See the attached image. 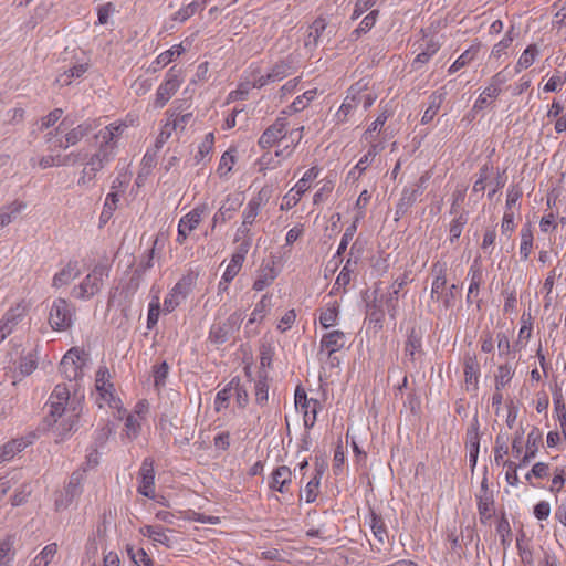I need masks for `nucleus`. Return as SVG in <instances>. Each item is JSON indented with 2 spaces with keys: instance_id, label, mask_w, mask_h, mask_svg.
<instances>
[{
  "instance_id": "1",
  "label": "nucleus",
  "mask_w": 566,
  "mask_h": 566,
  "mask_svg": "<svg viewBox=\"0 0 566 566\" xmlns=\"http://www.w3.org/2000/svg\"><path fill=\"white\" fill-rule=\"evenodd\" d=\"M124 128V125L112 123L94 135L95 149L94 151L85 149L83 169L77 179L80 187L90 188L94 186L97 174L114 160Z\"/></svg>"
},
{
  "instance_id": "2",
  "label": "nucleus",
  "mask_w": 566,
  "mask_h": 566,
  "mask_svg": "<svg viewBox=\"0 0 566 566\" xmlns=\"http://www.w3.org/2000/svg\"><path fill=\"white\" fill-rule=\"evenodd\" d=\"M84 396L81 391H52L48 405L53 418L55 442L63 441L75 428L82 411Z\"/></svg>"
},
{
  "instance_id": "3",
  "label": "nucleus",
  "mask_w": 566,
  "mask_h": 566,
  "mask_svg": "<svg viewBox=\"0 0 566 566\" xmlns=\"http://www.w3.org/2000/svg\"><path fill=\"white\" fill-rule=\"evenodd\" d=\"M90 363L88 353L82 348L72 347L62 357L59 369L64 379L73 381L76 387H81Z\"/></svg>"
},
{
  "instance_id": "4",
  "label": "nucleus",
  "mask_w": 566,
  "mask_h": 566,
  "mask_svg": "<svg viewBox=\"0 0 566 566\" xmlns=\"http://www.w3.org/2000/svg\"><path fill=\"white\" fill-rule=\"evenodd\" d=\"M108 268L104 264L94 266L84 280L74 286L72 294L78 300H87L96 295L104 284V280L108 277Z\"/></svg>"
},
{
  "instance_id": "5",
  "label": "nucleus",
  "mask_w": 566,
  "mask_h": 566,
  "mask_svg": "<svg viewBox=\"0 0 566 566\" xmlns=\"http://www.w3.org/2000/svg\"><path fill=\"white\" fill-rule=\"evenodd\" d=\"M75 316V306L67 300L59 297L53 301L49 312V324L53 331H67Z\"/></svg>"
},
{
  "instance_id": "6",
  "label": "nucleus",
  "mask_w": 566,
  "mask_h": 566,
  "mask_svg": "<svg viewBox=\"0 0 566 566\" xmlns=\"http://www.w3.org/2000/svg\"><path fill=\"white\" fill-rule=\"evenodd\" d=\"M243 321V314L239 311L233 312L222 322H214L208 335V340L217 346L227 343L234 332L239 331Z\"/></svg>"
},
{
  "instance_id": "7",
  "label": "nucleus",
  "mask_w": 566,
  "mask_h": 566,
  "mask_svg": "<svg viewBox=\"0 0 566 566\" xmlns=\"http://www.w3.org/2000/svg\"><path fill=\"white\" fill-rule=\"evenodd\" d=\"M431 175L429 171H426L413 185L405 187L401 197L396 207V216L398 218L405 216L409 209L413 206L417 199L423 193L427 188V184Z\"/></svg>"
},
{
  "instance_id": "8",
  "label": "nucleus",
  "mask_w": 566,
  "mask_h": 566,
  "mask_svg": "<svg viewBox=\"0 0 566 566\" xmlns=\"http://www.w3.org/2000/svg\"><path fill=\"white\" fill-rule=\"evenodd\" d=\"M101 123L97 118H87L80 123L77 126L70 129L65 135L64 139H56V147L60 149H67L81 143L87 137L93 130L99 127Z\"/></svg>"
},
{
  "instance_id": "9",
  "label": "nucleus",
  "mask_w": 566,
  "mask_h": 566,
  "mask_svg": "<svg viewBox=\"0 0 566 566\" xmlns=\"http://www.w3.org/2000/svg\"><path fill=\"white\" fill-rule=\"evenodd\" d=\"M181 83L180 70H176L175 66L169 69L166 74L165 82L157 88L154 101L155 108H163L178 91Z\"/></svg>"
},
{
  "instance_id": "10",
  "label": "nucleus",
  "mask_w": 566,
  "mask_h": 566,
  "mask_svg": "<svg viewBox=\"0 0 566 566\" xmlns=\"http://www.w3.org/2000/svg\"><path fill=\"white\" fill-rule=\"evenodd\" d=\"M319 169L312 167L305 171L303 177L296 182V185L283 197V203L281 210H289L295 207L301 200L302 196L308 190V184L318 177Z\"/></svg>"
},
{
  "instance_id": "11",
  "label": "nucleus",
  "mask_w": 566,
  "mask_h": 566,
  "mask_svg": "<svg viewBox=\"0 0 566 566\" xmlns=\"http://www.w3.org/2000/svg\"><path fill=\"white\" fill-rule=\"evenodd\" d=\"M192 290V279L191 276H182L175 286L170 290L167 296L164 300V311L166 313H171L179 306L190 294Z\"/></svg>"
},
{
  "instance_id": "12",
  "label": "nucleus",
  "mask_w": 566,
  "mask_h": 566,
  "mask_svg": "<svg viewBox=\"0 0 566 566\" xmlns=\"http://www.w3.org/2000/svg\"><path fill=\"white\" fill-rule=\"evenodd\" d=\"M294 392L295 407L303 411L304 426L310 429L316 422V416L322 409V403L317 398H308L306 391Z\"/></svg>"
},
{
  "instance_id": "13",
  "label": "nucleus",
  "mask_w": 566,
  "mask_h": 566,
  "mask_svg": "<svg viewBox=\"0 0 566 566\" xmlns=\"http://www.w3.org/2000/svg\"><path fill=\"white\" fill-rule=\"evenodd\" d=\"M287 119L285 117H277L275 122L270 125L258 140V145L262 149L272 147L275 143L286 136Z\"/></svg>"
},
{
  "instance_id": "14",
  "label": "nucleus",
  "mask_w": 566,
  "mask_h": 566,
  "mask_svg": "<svg viewBox=\"0 0 566 566\" xmlns=\"http://www.w3.org/2000/svg\"><path fill=\"white\" fill-rule=\"evenodd\" d=\"M140 533L151 539L154 543L165 545L167 548L174 549L178 545L176 532L172 530L165 531L161 526L145 525L140 528Z\"/></svg>"
},
{
  "instance_id": "15",
  "label": "nucleus",
  "mask_w": 566,
  "mask_h": 566,
  "mask_svg": "<svg viewBox=\"0 0 566 566\" xmlns=\"http://www.w3.org/2000/svg\"><path fill=\"white\" fill-rule=\"evenodd\" d=\"M366 88L367 83L364 81H358L348 88L347 95L336 114L338 122H345L348 114L358 106V96Z\"/></svg>"
},
{
  "instance_id": "16",
  "label": "nucleus",
  "mask_w": 566,
  "mask_h": 566,
  "mask_svg": "<svg viewBox=\"0 0 566 566\" xmlns=\"http://www.w3.org/2000/svg\"><path fill=\"white\" fill-rule=\"evenodd\" d=\"M138 492L149 499H153L155 495L154 461L150 458L144 459L139 469Z\"/></svg>"
},
{
  "instance_id": "17",
  "label": "nucleus",
  "mask_w": 566,
  "mask_h": 566,
  "mask_svg": "<svg viewBox=\"0 0 566 566\" xmlns=\"http://www.w3.org/2000/svg\"><path fill=\"white\" fill-rule=\"evenodd\" d=\"M263 191L261 190L256 196L252 197L247 203L242 212V224L238 229V233L247 235L249 233L248 226H252L255 222L256 217L260 213L261 207L264 203Z\"/></svg>"
},
{
  "instance_id": "18",
  "label": "nucleus",
  "mask_w": 566,
  "mask_h": 566,
  "mask_svg": "<svg viewBox=\"0 0 566 566\" xmlns=\"http://www.w3.org/2000/svg\"><path fill=\"white\" fill-rule=\"evenodd\" d=\"M292 73V66L286 61L275 63L266 75H260L254 78V87H263L270 83L282 81Z\"/></svg>"
},
{
  "instance_id": "19",
  "label": "nucleus",
  "mask_w": 566,
  "mask_h": 566,
  "mask_svg": "<svg viewBox=\"0 0 566 566\" xmlns=\"http://www.w3.org/2000/svg\"><path fill=\"white\" fill-rule=\"evenodd\" d=\"M210 212V207L207 202L197 205L191 211L180 218L178 228L191 233L200 224L202 219Z\"/></svg>"
},
{
  "instance_id": "20",
  "label": "nucleus",
  "mask_w": 566,
  "mask_h": 566,
  "mask_svg": "<svg viewBox=\"0 0 566 566\" xmlns=\"http://www.w3.org/2000/svg\"><path fill=\"white\" fill-rule=\"evenodd\" d=\"M38 368V357L34 353L30 352L20 357L18 367L13 371L11 385L18 386L23 378L30 376Z\"/></svg>"
},
{
  "instance_id": "21",
  "label": "nucleus",
  "mask_w": 566,
  "mask_h": 566,
  "mask_svg": "<svg viewBox=\"0 0 566 566\" xmlns=\"http://www.w3.org/2000/svg\"><path fill=\"white\" fill-rule=\"evenodd\" d=\"M346 344L344 332L335 329L323 335L319 344V354L325 353L331 357L334 353L340 350Z\"/></svg>"
},
{
  "instance_id": "22",
  "label": "nucleus",
  "mask_w": 566,
  "mask_h": 566,
  "mask_svg": "<svg viewBox=\"0 0 566 566\" xmlns=\"http://www.w3.org/2000/svg\"><path fill=\"white\" fill-rule=\"evenodd\" d=\"M478 510L480 514V520L483 524H485L494 513V500L492 493L488 490L486 479L484 478L481 483L480 494L478 495Z\"/></svg>"
},
{
  "instance_id": "23",
  "label": "nucleus",
  "mask_w": 566,
  "mask_h": 566,
  "mask_svg": "<svg viewBox=\"0 0 566 566\" xmlns=\"http://www.w3.org/2000/svg\"><path fill=\"white\" fill-rule=\"evenodd\" d=\"M292 482V472L289 467H277L271 474L270 488L280 493H287Z\"/></svg>"
},
{
  "instance_id": "24",
  "label": "nucleus",
  "mask_w": 566,
  "mask_h": 566,
  "mask_svg": "<svg viewBox=\"0 0 566 566\" xmlns=\"http://www.w3.org/2000/svg\"><path fill=\"white\" fill-rule=\"evenodd\" d=\"M434 279L431 286V300L440 301L443 296L442 291L447 285V265L446 263L437 262L432 266Z\"/></svg>"
},
{
  "instance_id": "25",
  "label": "nucleus",
  "mask_w": 566,
  "mask_h": 566,
  "mask_svg": "<svg viewBox=\"0 0 566 566\" xmlns=\"http://www.w3.org/2000/svg\"><path fill=\"white\" fill-rule=\"evenodd\" d=\"M496 342H497V356L499 358L503 359L504 361H517L516 360V350L520 347V342H516L515 345H511L509 336L500 332L496 334Z\"/></svg>"
},
{
  "instance_id": "26",
  "label": "nucleus",
  "mask_w": 566,
  "mask_h": 566,
  "mask_svg": "<svg viewBox=\"0 0 566 566\" xmlns=\"http://www.w3.org/2000/svg\"><path fill=\"white\" fill-rule=\"evenodd\" d=\"M240 207V202L232 200L230 196L226 198L218 211L212 217V230L219 224L224 223L233 217V213Z\"/></svg>"
},
{
  "instance_id": "27",
  "label": "nucleus",
  "mask_w": 566,
  "mask_h": 566,
  "mask_svg": "<svg viewBox=\"0 0 566 566\" xmlns=\"http://www.w3.org/2000/svg\"><path fill=\"white\" fill-rule=\"evenodd\" d=\"M80 275L78 263L77 261H70L67 264L57 272L53 277L52 285L54 287H61L70 284L73 280H75Z\"/></svg>"
},
{
  "instance_id": "28",
  "label": "nucleus",
  "mask_w": 566,
  "mask_h": 566,
  "mask_svg": "<svg viewBox=\"0 0 566 566\" xmlns=\"http://www.w3.org/2000/svg\"><path fill=\"white\" fill-rule=\"evenodd\" d=\"M480 376V364L476 355L465 354L464 356V378L468 386L478 387Z\"/></svg>"
},
{
  "instance_id": "29",
  "label": "nucleus",
  "mask_w": 566,
  "mask_h": 566,
  "mask_svg": "<svg viewBox=\"0 0 566 566\" xmlns=\"http://www.w3.org/2000/svg\"><path fill=\"white\" fill-rule=\"evenodd\" d=\"M517 361H503L499 365L495 373V389H501L511 385V380L515 374Z\"/></svg>"
},
{
  "instance_id": "30",
  "label": "nucleus",
  "mask_w": 566,
  "mask_h": 566,
  "mask_svg": "<svg viewBox=\"0 0 566 566\" xmlns=\"http://www.w3.org/2000/svg\"><path fill=\"white\" fill-rule=\"evenodd\" d=\"M440 43L433 39L426 41L424 48L417 54L411 63L412 70H420L440 50Z\"/></svg>"
},
{
  "instance_id": "31",
  "label": "nucleus",
  "mask_w": 566,
  "mask_h": 566,
  "mask_svg": "<svg viewBox=\"0 0 566 566\" xmlns=\"http://www.w3.org/2000/svg\"><path fill=\"white\" fill-rule=\"evenodd\" d=\"M327 28V22L325 19L323 18H317L310 27H308V33H307V36L305 39V48H308V49H315L325 30Z\"/></svg>"
},
{
  "instance_id": "32",
  "label": "nucleus",
  "mask_w": 566,
  "mask_h": 566,
  "mask_svg": "<svg viewBox=\"0 0 566 566\" xmlns=\"http://www.w3.org/2000/svg\"><path fill=\"white\" fill-rule=\"evenodd\" d=\"M276 276L277 272L273 264L262 265L253 283V290L258 292L263 291L274 282Z\"/></svg>"
},
{
  "instance_id": "33",
  "label": "nucleus",
  "mask_w": 566,
  "mask_h": 566,
  "mask_svg": "<svg viewBox=\"0 0 566 566\" xmlns=\"http://www.w3.org/2000/svg\"><path fill=\"white\" fill-rule=\"evenodd\" d=\"M27 207L23 201L14 200L0 209V229L10 224L13 219Z\"/></svg>"
},
{
  "instance_id": "34",
  "label": "nucleus",
  "mask_w": 566,
  "mask_h": 566,
  "mask_svg": "<svg viewBox=\"0 0 566 566\" xmlns=\"http://www.w3.org/2000/svg\"><path fill=\"white\" fill-rule=\"evenodd\" d=\"M185 49L181 44H176L171 46L169 50L160 53L156 60L153 62L150 69L153 72H156L158 69L166 66L170 62H172L176 57L180 56L184 53Z\"/></svg>"
},
{
  "instance_id": "35",
  "label": "nucleus",
  "mask_w": 566,
  "mask_h": 566,
  "mask_svg": "<svg viewBox=\"0 0 566 566\" xmlns=\"http://www.w3.org/2000/svg\"><path fill=\"white\" fill-rule=\"evenodd\" d=\"M384 149L380 144H371L368 151L359 159L349 176H355V172L363 174L367 167L374 161L375 157Z\"/></svg>"
},
{
  "instance_id": "36",
  "label": "nucleus",
  "mask_w": 566,
  "mask_h": 566,
  "mask_svg": "<svg viewBox=\"0 0 566 566\" xmlns=\"http://www.w3.org/2000/svg\"><path fill=\"white\" fill-rule=\"evenodd\" d=\"M443 99H444V93H441V92H433L429 96V106L424 111L423 116L421 118L422 124H428L433 119V117L439 112V109L443 103Z\"/></svg>"
},
{
  "instance_id": "37",
  "label": "nucleus",
  "mask_w": 566,
  "mask_h": 566,
  "mask_svg": "<svg viewBox=\"0 0 566 566\" xmlns=\"http://www.w3.org/2000/svg\"><path fill=\"white\" fill-rule=\"evenodd\" d=\"M357 265V260H353L350 256L347 259L345 265L340 270L338 276L336 277V281L333 286V291L338 290L339 287H345L350 283L352 280V273L355 271Z\"/></svg>"
},
{
  "instance_id": "38",
  "label": "nucleus",
  "mask_w": 566,
  "mask_h": 566,
  "mask_svg": "<svg viewBox=\"0 0 566 566\" xmlns=\"http://www.w3.org/2000/svg\"><path fill=\"white\" fill-rule=\"evenodd\" d=\"M369 524L375 538L379 542L380 545H384L388 538V533L382 517L376 514L374 511H370Z\"/></svg>"
},
{
  "instance_id": "39",
  "label": "nucleus",
  "mask_w": 566,
  "mask_h": 566,
  "mask_svg": "<svg viewBox=\"0 0 566 566\" xmlns=\"http://www.w3.org/2000/svg\"><path fill=\"white\" fill-rule=\"evenodd\" d=\"M28 442L23 439L12 440L0 448V464L11 460L18 452H21Z\"/></svg>"
},
{
  "instance_id": "40",
  "label": "nucleus",
  "mask_w": 566,
  "mask_h": 566,
  "mask_svg": "<svg viewBox=\"0 0 566 566\" xmlns=\"http://www.w3.org/2000/svg\"><path fill=\"white\" fill-rule=\"evenodd\" d=\"M468 222V212L462 211L449 223V241L450 243H454L461 235L464 226Z\"/></svg>"
},
{
  "instance_id": "41",
  "label": "nucleus",
  "mask_w": 566,
  "mask_h": 566,
  "mask_svg": "<svg viewBox=\"0 0 566 566\" xmlns=\"http://www.w3.org/2000/svg\"><path fill=\"white\" fill-rule=\"evenodd\" d=\"M543 434L541 430L536 427H534L527 434L526 440V459H533L535 458L536 453L538 452L539 446L542 444Z\"/></svg>"
},
{
  "instance_id": "42",
  "label": "nucleus",
  "mask_w": 566,
  "mask_h": 566,
  "mask_svg": "<svg viewBox=\"0 0 566 566\" xmlns=\"http://www.w3.org/2000/svg\"><path fill=\"white\" fill-rule=\"evenodd\" d=\"M20 321L21 314L19 313L18 308L8 310L0 321V332H3L7 336H9Z\"/></svg>"
},
{
  "instance_id": "43",
  "label": "nucleus",
  "mask_w": 566,
  "mask_h": 566,
  "mask_svg": "<svg viewBox=\"0 0 566 566\" xmlns=\"http://www.w3.org/2000/svg\"><path fill=\"white\" fill-rule=\"evenodd\" d=\"M271 305V300L268 294H264L261 300L255 304L251 315H250V325H254L256 323H261L263 318L266 316Z\"/></svg>"
},
{
  "instance_id": "44",
  "label": "nucleus",
  "mask_w": 566,
  "mask_h": 566,
  "mask_svg": "<svg viewBox=\"0 0 566 566\" xmlns=\"http://www.w3.org/2000/svg\"><path fill=\"white\" fill-rule=\"evenodd\" d=\"M57 553L56 543L48 544L30 563L29 566H49Z\"/></svg>"
},
{
  "instance_id": "45",
  "label": "nucleus",
  "mask_w": 566,
  "mask_h": 566,
  "mask_svg": "<svg viewBox=\"0 0 566 566\" xmlns=\"http://www.w3.org/2000/svg\"><path fill=\"white\" fill-rule=\"evenodd\" d=\"M88 65L87 64H77L73 67L69 69L67 71L63 72L56 77V83L61 86L70 85L73 81V78L81 77L86 71Z\"/></svg>"
},
{
  "instance_id": "46",
  "label": "nucleus",
  "mask_w": 566,
  "mask_h": 566,
  "mask_svg": "<svg viewBox=\"0 0 566 566\" xmlns=\"http://www.w3.org/2000/svg\"><path fill=\"white\" fill-rule=\"evenodd\" d=\"M82 481H83V472L75 471L72 473V475L70 476V481H69L67 485L65 486V491H64L65 496H69V501H73L75 497H77L81 494Z\"/></svg>"
},
{
  "instance_id": "47",
  "label": "nucleus",
  "mask_w": 566,
  "mask_h": 566,
  "mask_svg": "<svg viewBox=\"0 0 566 566\" xmlns=\"http://www.w3.org/2000/svg\"><path fill=\"white\" fill-rule=\"evenodd\" d=\"M533 248V233L528 224L521 229V247L520 254L522 260L526 261Z\"/></svg>"
},
{
  "instance_id": "48",
  "label": "nucleus",
  "mask_w": 566,
  "mask_h": 566,
  "mask_svg": "<svg viewBox=\"0 0 566 566\" xmlns=\"http://www.w3.org/2000/svg\"><path fill=\"white\" fill-rule=\"evenodd\" d=\"M479 48L478 46H470L468 50H465L449 67L448 72L449 74H453L458 72L460 69L468 65L478 54Z\"/></svg>"
},
{
  "instance_id": "49",
  "label": "nucleus",
  "mask_w": 566,
  "mask_h": 566,
  "mask_svg": "<svg viewBox=\"0 0 566 566\" xmlns=\"http://www.w3.org/2000/svg\"><path fill=\"white\" fill-rule=\"evenodd\" d=\"M364 217V212H361L356 219L355 221L346 228L344 234L342 235V239H340V242H339V245H338V249H337V252L335 254V258L336 256H340L347 249L348 247V243L349 241L353 239V237L355 235L356 231H357V222L360 218Z\"/></svg>"
},
{
  "instance_id": "50",
  "label": "nucleus",
  "mask_w": 566,
  "mask_h": 566,
  "mask_svg": "<svg viewBox=\"0 0 566 566\" xmlns=\"http://www.w3.org/2000/svg\"><path fill=\"white\" fill-rule=\"evenodd\" d=\"M537 53L538 49L535 44L528 45L517 61L516 72L530 67L534 63Z\"/></svg>"
},
{
  "instance_id": "51",
  "label": "nucleus",
  "mask_w": 566,
  "mask_h": 566,
  "mask_svg": "<svg viewBox=\"0 0 566 566\" xmlns=\"http://www.w3.org/2000/svg\"><path fill=\"white\" fill-rule=\"evenodd\" d=\"M202 9L203 8L199 2L192 1L189 4L179 9L177 12H175V14L172 15V20L182 23L187 21L189 18H191L198 10Z\"/></svg>"
},
{
  "instance_id": "52",
  "label": "nucleus",
  "mask_w": 566,
  "mask_h": 566,
  "mask_svg": "<svg viewBox=\"0 0 566 566\" xmlns=\"http://www.w3.org/2000/svg\"><path fill=\"white\" fill-rule=\"evenodd\" d=\"M13 556V539L11 537H7L0 542V566H9Z\"/></svg>"
},
{
  "instance_id": "53",
  "label": "nucleus",
  "mask_w": 566,
  "mask_h": 566,
  "mask_svg": "<svg viewBox=\"0 0 566 566\" xmlns=\"http://www.w3.org/2000/svg\"><path fill=\"white\" fill-rule=\"evenodd\" d=\"M244 261L231 255L230 262L226 268V271L223 273V281L226 284H229L240 272Z\"/></svg>"
},
{
  "instance_id": "54",
  "label": "nucleus",
  "mask_w": 566,
  "mask_h": 566,
  "mask_svg": "<svg viewBox=\"0 0 566 566\" xmlns=\"http://www.w3.org/2000/svg\"><path fill=\"white\" fill-rule=\"evenodd\" d=\"M421 347V336L420 333L416 328H411L408 334V339L406 342L405 352L406 355L413 358L415 353Z\"/></svg>"
},
{
  "instance_id": "55",
  "label": "nucleus",
  "mask_w": 566,
  "mask_h": 566,
  "mask_svg": "<svg viewBox=\"0 0 566 566\" xmlns=\"http://www.w3.org/2000/svg\"><path fill=\"white\" fill-rule=\"evenodd\" d=\"M119 201V195L116 191L109 192L104 202L103 211L101 213V219L106 220L109 219L113 212L117 208V202Z\"/></svg>"
},
{
  "instance_id": "56",
  "label": "nucleus",
  "mask_w": 566,
  "mask_h": 566,
  "mask_svg": "<svg viewBox=\"0 0 566 566\" xmlns=\"http://www.w3.org/2000/svg\"><path fill=\"white\" fill-rule=\"evenodd\" d=\"M111 373L106 366H99L95 374V389L113 388L114 384L111 382Z\"/></svg>"
},
{
  "instance_id": "57",
  "label": "nucleus",
  "mask_w": 566,
  "mask_h": 566,
  "mask_svg": "<svg viewBox=\"0 0 566 566\" xmlns=\"http://www.w3.org/2000/svg\"><path fill=\"white\" fill-rule=\"evenodd\" d=\"M84 156H85V149L84 148H81V149H77V150H73L64 156L62 155H59V159H60V167L62 166H75L80 163L83 164V160H84Z\"/></svg>"
},
{
  "instance_id": "58",
  "label": "nucleus",
  "mask_w": 566,
  "mask_h": 566,
  "mask_svg": "<svg viewBox=\"0 0 566 566\" xmlns=\"http://www.w3.org/2000/svg\"><path fill=\"white\" fill-rule=\"evenodd\" d=\"M169 373V366L166 361H163L159 365L154 366L153 368V377L155 387L159 388L166 385V378Z\"/></svg>"
},
{
  "instance_id": "59",
  "label": "nucleus",
  "mask_w": 566,
  "mask_h": 566,
  "mask_svg": "<svg viewBox=\"0 0 566 566\" xmlns=\"http://www.w3.org/2000/svg\"><path fill=\"white\" fill-rule=\"evenodd\" d=\"M468 275L471 276L468 293L478 296L483 281L482 271L479 268L471 266Z\"/></svg>"
},
{
  "instance_id": "60",
  "label": "nucleus",
  "mask_w": 566,
  "mask_h": 566,
  "mask_svg": "<svg viewBox=\"0 0 566 566\" xmlns=\"http://www.w3.org/2000/svg\"><path fill=\"white\" fill-rule=\"evenodd\" d=\"M465 188H457L453 192H452V201H451V207H450V211L449 213L452 214V216H458L459 213H461L463 210H461V206L462 203L464 202V199H465Z\"/></svg>"
},
{
  "instance_id": "61",
  "label": "nucleus",
  "mask_w": 566,
  "mask_h": 566,
  "mask_svg": "<svg viewBox=\"0 0 566 566\" xmlns=\"http://www.w3.org/2000/svg\"><path fill=\"white\" fill-rule=\"evenodd\" d=\"M273 356L274 347L270 343H262L260 346V365L262 369L271 367Z\"/></svg>"
},
{
  "instance_id": "62",
  "label": "nucleus",
  "mask_w": 566,
  "mask_h": 566,
  "mask_svg": "<svg viewBox=\"0 0 566 566\" xmlns=\"http://www.w3.org/2000/svg\"><path fill=\"white\" fill-rule=\"evenodd\" d=\"M192 118V113H186L182 115L177 114L176 112H172L169 114L168 122L175 127V129L184 130L188 123Z\"/></svg>"
},
{
  "instance_id": "63",
  "label": "nucleus",
  "mask_w": 566,
  "mask_h": 566,
  "mask_svg": "<svg viewBox=\"0 0 566 566\" xmlns=\"http://www.w3.org/2000/svg\"><path fill=\"white\" fill-rule=\"evenodd\" d=\"M128 554L136 566H153V559L143 548L137 551L129 548Z\"/></svg>"
},
{
  "instance_id": "64",
  "label": "nucleus",
  "mask_w": 566,
  "mask_h": 566,
  "mask_svg": "<svg viewBox=\"0 0 566 566\" xmlns=\"http://www.w3.org/2000/svg\"><path fill=\"white\" fill-rule=\"evenodd\" d=\"M338 316V310L336 306H332L323 311L319 315V324L324 328H328L336 323Z\"/></svg>"
}]
</instances>
